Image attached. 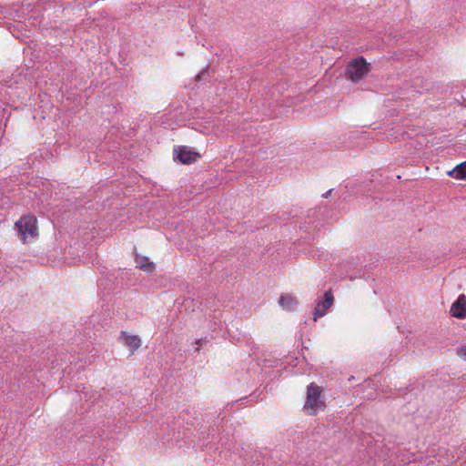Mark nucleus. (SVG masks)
Segmentation results:
<instances>
[{
  "label": "nucleus",
  "instance_id": "obj_6",
  "mask_svg": "<svg viewBox=\"0 0 466 466\" xmlns=\"http://www.w3.org/2000/svg\"><path fill=\"white\" fill-rule=\"evenodd\" d=\"M334 302V297L331 290H328L324 294V299L317 303L314 309V320L318 318L323 317L327 310L331 308Z\"/></svg>",
  "mask_w": 466,
  "mask_h": 466
},
{
  "label": "nucleus",
  "instance_id": "obj_5",
  "mask_svg": "<svg viewBox=\"0 0 466 466\" xmlns=\"http://www.w3.org/2000/svg\"><path fill=\"white\" fill-rule=\"evenodd\" d=\"M451 317L458 319H466V295L461 294L450 308Z\"/></svg>",
  "mask_w": 466,
  "mask_h": 466
},
{
  "label": "nucleus",
  "instance_id": "obj_8",
  "mask_svg": "<svg viewBox=\"0 0 466 466\" xmlns=\"http://www.w3.org/2000/svg\"><path fill=\"white\" fill-rule=\"evenodd\" d=\"M136 263L138 268L146 272H152L155 269V264L150 262L147 257L137 255Z\"/></svg>",
  "mask_w": 466,
  "mask_h": 466
},
{
  "label": "nucleus",
  "instance_id": "obj_1",
  "mask_svg": "<svg viewBox=\"0 0 466 466\" xmlns=\"http://www.w3.org/2000/svg\"><path fill=\"white\" fill-rule=\"evenodd\" d=\"M321 393L322 389L315 383H310L308 386L306 401L303 406L304 410L308 414L315 416L326 409L325 400Z\"/></svg>",
  "mask_w": 466,
  "mask_h": 466
},
{
  "label": "nucleus",
  "instance_id": "obj_3",
  "mask_svg": "<svg viewBox=\"0 0 466 466\" xmlns=\"http://www.w3.org/2000/svg\"><path fill=\"white\" fill-rule=\"evenodd\" d=\"M370 71V66L363 56L352 59L346 68V76L353 83L363 80Z\"/></svg>",
  "mask_w": 466,
  "mask_h": 466
},
{
  "label": "nucleus",
  "instance_id": "obj_12",
  "mask_svg": "<svg viewBox=\"0 0 466 466\" xmlns=\"http://www.w3.org/2000/svg\"><path fill=\"white\" fill-rule=\"evenodd\" d=\"M197 345H198V349H197V350H199V348H200V346H201V339H198V340L197 341Z\"/></svg>",
  "mask_w": 466,
  "mask_h": 466
},
{
  "label": "nucleus",
  "instance_id": "obj_9",
  "mask_svg": "<svg viewBox=\"0 0 466 466\" xmlns=\"http://www.w3.org/2000/svg\"><path fill=\"white\" fill-rule=\"evenodd\" d=\"M279 305L287 309H292L298 304L297 298L291 294H283L279 300Z\"/></svg>",
  "mask_w": 466,
  "mask_h": 466
},
{
  "label": "nucleus",
  "instance_id": "obj_11",
  "mask_svg": "<svg viewBox=\"0 0 466 466\" xmlns=\"http://www.w3.org/2000/svg\"><path fill=\"white\" fill-rule=\"evenodd\" d=\"M459 355L466 360V346L459 350Z\"/></svg>",
  "mask_w": 466,
  "mask_h": 466
},
{
  "label": "nucleus",
  "instance_id": "obj_4",
  "mask_svg": "<svg viewBox=\"0 0 466 466\" xmlns=\"http://www.w3.org/2000/svg\"><path fill=\"white\" fill-rule=\"evenodd\" d=\"M200 158V154L186 146L174 147V159H178L182 164L188 165Z\"/></svg>",
  "mask_w": 466,
  "mask_h": 466
},
{
  "label": "nucleus",
  "instance_id": "obj_2",
  "mask_svg": "<svg viewBox=\"0 0 466 466\" xmlns=\"http://www.w3.org/2000/svg\"><path fill=\"white\" fill-rule=\"evenodd\" d=\"M17 236L23 243H27L38 235L37 219L33 215H24L15 223Z\"/></svg>",
  "mask_w": 466,
  "mask_h": 466
},
{
  "label": "nucleus",
  "instance_id": "obj_13",
  "mask_svg": "<svg viewBox=\"0 0 466 466\" xmlns=\"http://www.w3.org/2000/svg\"><path fill=\"white\" fill-rule=\"evenodd\" d=\"M330 193V191H328L326 194H325V198H327L329 196V194Z\"/></svg>",
  "mask_w": 466,
  "mask_h": 466
},
{
  "label": "nucleus",
  "instance_id": "obj_7",
  "mask_svg": "<svg viewBox=\"0 0 466 466\" xmlns=\"http://www.w3.org/2000/svg\"><path fill=\"white\" fill-rule=\"evenodd\" d=\"M120 337L125 346L128 348L130 355H133L141 346V339L137 335H128L127 331H121Z\"/></svg>",
  "mask_w": 466,
  "mask_h": 466
},
{
  "label": "nucleus",
  "instance_id": "obj_10",
  "mask_svg": "<svg viewBox=\"0 0 466 466\" xmlns=\"http://www.w3.org/2000/svg\"><path fill=\"white\" fill-rule=\"evenodd\" d=\"M448 175L456 179H466V161L457 165L452 170L448 171Z\"/></svg>",
  "mask_w": 466,
  "mask_h": 466
}]
</instances>
